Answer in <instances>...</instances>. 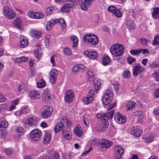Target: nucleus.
<instances>
[{"label": "nucleus", "instance_id": "52", "mask_svg": "<svg viewBox=\"0 0 159 159\" xmlns=\"http://www.w3.org/2000/svg\"><path fill=\"white\" fill-rule=\"evenodd\" d=\"M90 143L92 145H97L99 143V141L97 139L93 138L91 140Z\"/></svg>", "mask_w": 159, "mask_h": 159}, {"label": "nucleus", "instance_id": "35", "mask_svg": "<svg viewBox=\"0 0 159 159\" xmlns=\"http://www.w3.org/2000/svg\"><path fill=\"white\" fill-rule=\"evenodd\" d=\"M110 61V57L108 56H104L103 58V64L106 66L108 64Z\"/></svg>", "mask_w": 159, "mask_h": 159}, {"label": "nucleus", "instance_id": "14", "mask_svg": "<svg viewBox=\"0 0 159 159\" xmlns=\"http://www.w3.org/2000/svg\"><path fill=\"white\" fill-rule=\"evenodd\" d=\"M57 74L58 71L56 69H52L50 70V82L52 84L56 82Z\"/></svg>", "mask_w": 159, "mask_h": 159}, {"label": "nucleus", "instance_id": "51", "mask_svg": "<svg viewBox=\"0 0 159 159\" xmlns=\"http://www.w3.org/2000/svg\"><path fill=\"white\" fill-rule=\"evenodd\" d=\"M59 157V154L58 152H55L50 156V159H58Z\"/></svg>", "mask_w": 159, "mask_h": 159}, {"label": "nucleus", "instance_id": "24", "mask_svg": "<svg viewBox=\"0 0 159 159\" xmlns=\"http://www.w3.org/2000/svg\"><path fill=\"white\" fill-rule=\"evenodd\" d=\"M152 14L154 19H157L159 17V8L158 7L154 8Z\"/></svg>", "mask_w": 159, "mask_h": 159}, {"label": "nucleus", "instance_id": "20", "mask_svg": "<svg viewBox=\"0 0 159 159\" xmlns=\"http://www.w3.org/2000/svg\"><path fill=\"white\" fill-rule=\"evenodd\" d=\"M43 100L45 101H49L50 98V90L48 89L45 90L42 94Z\"/></svg>", "mask_w": 159, "mask_h": 159}, {"label": "nucleus", "instance_id": "31", "mask_svg": "<svg viewBox=\"0 0 159 159\" xmlns=\"http://www.w3.org/2000/svg\"><path fill=\"white\" fill-rule=\"evenodd\" d=\"M93 99V98L92 97L87 95L84 98L83 101L85 103L88 104L91 103Z\"/></svg>", "mask_w": 159, "mask_h": 159}, {"label": "nucleus", "instance_id": "48", "mask_svg": "<svg viewBox=\"0 0 159 159\" xmlns=\"http://www.w3.org/2000/svg\"><path fill=\"white\" fill-rule=\"evenodd\" d=\"M59 22L61 25V26L62 29H64L66 27V22L62 18L60 19V20H59Z\"/></svg>", "mask_w": 159, "mask_h": 159}, {"label": "nucleus", "instance_id": "54", "mask_svg": "<svg viewBox=\"0 0 159 159\" xmlns=\"http://www.w3.org/2000/svg\"><path fill=\"white\" fill-rule=\"evenodd\" d=\"M117 9L113 6H110L108 8V11L110 12H112L113 13L115 12Z\"/></svg>", "mask_w": 159, "mask_h": 159}, {"label": "nucleus", "instance_id": "15", "mask_svg": "<svg viewBox=\"0 0 159 159\" xmlns=\"http://www.w3.org/2000/svg\"><path fill=\"white\" fill-rule=\"evenodd\" d=\"M43 111L41 114V116L43 118H48L49 115L50 108L49 106H45L43 108Z\"/></svg>", "mask_w": 159, "mask_h": 159}, {"label": "nucleus", "instance_id": "11", "mask_svg": "<svg viewBox=\"0 0 159 159\" xmlns=\"http://www.w3.org/2000/svg\"><path fill=\"white\" fill-rule=\"evenodd\" d=\"M114 119L117 123L120 124H124L126 120L125 117L119 112H117L115 114Z\"/></svg>", "mask_w": 159, "mask_h": 159}, {"label": "nucleus", "instance_id": "32", "mask_svg": "<svg viewBox=\"0 0 159 159\" xmlns=\"http://www.w3.org/2000/svg\"><path fill=\"white\" fill-rule=\"evenodd\" d=\"M46 83L43 79H41L37 83V87L38 88H42L46 85Z\"/></svg>", "mask_w": 159, "mask_h": 159}, {"label": "nucleus", "instance_id": "53", "mask_svg": "<svg viewBox=\"0 0 159 159\" xmlns=\"http://www.w3.org/2000/svg\"><path fill=\"white\" fill-rule=\"evenodd\" d=\"M59 20L58 19H53L50 20V27L52 26L57 23H59Z\"/></svg>", "mask_w": 159, "mask_h": 159}, {"label": "nucleus", "instance_id": "18", "mask_svg": "<svg viewBox=\"0 0 159 159\" xmlns=\"http://www.w3.org/2000/svg\"><path fill=\"white\" fill-rule=\"evenodd\" d=\"M20 44L19 46L20 48H24L26 47L28 45V42L26 38L22 36L20 37Z\"/></svg>", "mask_w": 159, "mask_h": 159}, {"label": "nucleus", "instance_id": "47", "mask_svg": "<svg viewBox=\"0 0 159 159\" xmlns=\"http://www.w3.org/2000/svg\"><path fill=\"white\" fill-rule=\"evenodd\" d=\"M113 14L117 17H120L122 16L121 11L118 9H117Z\"/></svg>", "mask_w": 159, "mask_h": 159}, {"label": "nucleus", "instance_id": "46", "mask_svg": "<svg viewBox=\"0 0 159 159\" xmlns=\"http://www.w3.org/2000/svg\"><path fill=\"white\" fill-rule=\"evenodd\" d=\"M44 16L43 14L41 12H35V19H40L42 18Z\"/></svg>", "mask_w": 159, "mask_h": 159}, {"label": "nucleus", "instance_id": "63", "mask_svg": "<svg viewBox=\"0 0 159 159\" xmlns=\"http://www.w3.org/2000/svg\"><path fill=\"white\" fill-rule=\"evenodd\" d=\"M154 94L155 98H159V88L155 90Z\"/></svg>", "mask_w": 159, "mask_h": 159}, {"label": "nucleus", "instance_id": "5", "mask_svg": "<svg viewBox=\"0 0 159 159\" xmlns=\"http://www.w3.org/2000/svg\"><path fill=\"white\" fill-rule=\"evenodd\" d=\"M39 119L36 116H33L30 117L26 120V122L24 124L26 128H29L30 126H35L38 124Z\"/></svg>", "mask_w": 159, "mask_h": 159}, {"label": "nucleus", "instance_id": "36", "mask_svg": "<svg viewBox=\"0 0 159 159\" xmlns=\"http://www.w3.org/2000/svg\"><path fill=\"white\" fill-rule=\"evenodd\" d=\"M18 102V99H16L11 102V105L9 107L10 111H11L15 108V107L17 104Z\"/></svg>", "mask_w": 159, "mask_h": 159}, {"label": "nucleus", "instance_id": "40", "mask_svg": "<svg viewBox=\"0 0 159 159\" xmlns=\"http://www.w3.org/2000/svg\"><path fill=\"white\" fill-rule=\"evenodd\" d=\"M29 111V109L27 107L22 108L20 113L19 114L20 115L24 114H28Z\"/></svg>", "mask_w": 159, "mask_h": 159}, {"label": "nucleus", "instance_id": "49", "mask_svg": "<svg viewBox=\"0 0 159 159\" xmlns=\"http://www.w3.org/2000/svg\"><path fill=\"white\" fill-rule=\"evenodd\" d=\"M131 75V73L129 71H125L122 74V76L124 78H128Z\"/></svg>", "mask_w": 159, "mask_h": 159}, {"label": "nucleus", "instance_id": "56", "mask_svg": "<svg viewBox=\"0 0 159 159\" xmlns=\"http://www.w3.org/2000/svg\"><path fill=\"white\" fill-rule=\"evenodd\" d=\"M28 16L32 18L35 19V12L33 11H30L28 13Z\"/></svg>", "mask_w": 159, "mask_h": 159}, {"label": "nucleus", "instance_id": "7", "mask_svg": "<svg viewBox=\"0 0 159 159\" xmlns=\"http://www.w3.org/2000/svg\"><path fill=\"white\" fill-rule=\"evenodd\" d=\"M42 133L41 131L38 129H34L30 133V138L34 141H38L41 138Z\"/></svg>", "mask_w": 159, "mask_h": 159}, {"label": "nucleus", "instance_id": "17", "mask_svg": "<svg viewBox=\"0 0 159 159\" xmlns=\"http://www.w3.org/2000/svg\"><path fill=\"white\" fill-rule=\"evenodd\" d=\"M132 134L135 136L139 137L142 134V131L137 126H134L131 130Z\"/></svg>", "mask_w": 159, "mask_h": 159}, {"label": "nucleus", "instance_id": "45", "mask_svg": "<svg viewBox=\"0 0 159 159\" xmlns=\"http://www.w3.org/2000/svg\"><path fill=\"white\" fill-rule=\"evenodd\" d=\"M136 61V59L135 58H133L131 56H129L127 57V61L128 63L129 64H131L132 63Z\"/></svg>", "mask_w": 159, "mask_h": 159}, {"label": "nucleus", "instance_id": "38", "mask_svg": "<svg viewBox=\"0 0 159 159\" xmlns=\"http://www.w3.org/2000/svg\"><path fill=\"white\" fill-rule=\"evenodd\" d=\"M94 85L95 90H98L101 87V83L100 81L95 80L93 81Z\"/></svg>", "mask_w": 159, "mask_h": 159}, {"label": "nucleus", "instance_id": "37", "mask_svg": "<svg viewBox=\"0 0 159 159\" xmlns=\"http://www.w3.org/2000/svg\"><path fill=\"white\" fill-rule=\"evenodd\" d=\"M18 89L19 92L23 93L26 90V86L24 84H22L18 85Z\"/></svg>", "mask_w": 159, "mask_h": 159}, {"label": "nucleus", "instance_id": "25", "mask_svg": "<svg viewBox=\"0 0 159 159\" xmlns=\"http://www.w3.org/2000/svg\"><path fill=\"white\" fill-rule=\"evenodd\" d=\"M63 136L66 139H69L72 138V134L70 131L68 130H65L63 131Z\"/></svg>", "mask_w": 159, "mask_h": 159}, {"label": "nucleus", "instance_id": "1", "mask_svg": "<svg viewBox=\"0 0 159 159\" xmlns=\"http://www.w3.org/2000/svg\"><path fill=\"white\" fill-rule=\"evenodd\" d=\"M114 112L115 110H112L107 112V113L97 114V118L99 119L102 118L104 120L98 122L95 126L96 129L99 131H105L108 126L107 120L112 119Z\"/></svg>", "mask_w": 159, "mask_h": 159}, {"label": "nucleus", "instance_id": "61", "mask_svg": "<svg viewBox=\"0 0 159 159\" xmlns=\"http://www.w3.org/2000/svg\"><path fill=\"white\" fill-rule=\"evenodd\" d=\"M5 152L6 154L9 155L13 152V150L11 148H7L5 150Z\"/></svg>", "mask_w": 159, "mask_h": 159}, {"label": "nucleus", "instance_id": "4", "mask_svg": "<svg viewBox=\"0 0 159 159\" xmlns=\"http://www.w3.org/2000/svg\"><path fill=\"white\" fill-rule=\"evenodd\" d=\"M83 41L84 43L86 41L90 43L92 45H95L98 43V37L94 34H86L83 37Z\"/></svg>", "mask_w": 159, "mask_h": 159}, {"label": "nucleus", "instance_id": "22", "mask_svg": "<svg viewBox=\"0 0 159 159\" xmlns=\"http://www.w3.org/2000/svg\"><path fill=\"white\" fill-rule=\"evenodd\" d=\"M41 48L39 46L37 47V48L34 50V56L35 57L40 59L41 57L42 56V53L41 52Z\"/></svg>", "mask_w": 159, "mask_h": 159}, {"label": "nucleus", "instance_id": "13", "mask_svg": "<svg viewBox=\"0 0 159 159\" xmlns=\"http://www.w3.org/2000/svg\"><path fill=\"white\" fill-rule=\"evenodd\" d=\"M30 98L34 99H38L40 98V95L39 91L35 90L30 91L28 93Z\"/></svg>", "mask_w": 159, "mask_h": 159}, {"label": "nucleus", "instance_id": "60", "mask_svg": "<svg viewBox=\"0 0 159 159\" xmlns=\"http://www.w3.org/2000/svg\"><path fill=\"white\" fill-rule=\"evenodd\" d=\"M140 41L143 45H147L148 40L143 38L140 39Z\"/></svg>", "mask_w": 159, "mask_h": 159}, {"label": "nucleus", "instance_id": "8", "mask_svg": "<svg viewBox=\"0 0 159 159\" xmlns=\"http://www.w3.org/2000/svg\"><path fill=\"white\" fill-rule=\"evenodd\" d=\"M61 121L62 122H60L55 126L54 129V131L55 133L58 132L62 129L64 126V124L63 123V122L64 123H66V125L67 126H70L72 125L71 122L69 121L68 120L65 118H63V120Z\"/></svg>", "mask_w": 159, "mask_h": 159}, {"label": "nucleus", "instance_id": "62", "mask_svg": "<svg viewBox=\"0 0 159 159\" xmlns=\"http://www.w3.org/2000/svg\"><path fill=\"white\" fill-rule=\"evenodd\" d=\"M114 87L116 91H118L120 88L119 84L117 82H115L114 84Z\"/></svg>", "mask_w": 159, "mask_h": 159}, {"label": "nucleus", "instance_id": "43", "mask_svg": "<svg viewBox=\"0 0 159 159\" xmlns=\"http://www.w3.org/2000/svg\"><path fill=\"white\" fill-rule=\"evenodd\" d=\"M130 53L132 55L135 56L138 55L140 53V50H134L132 49L130 51Z\"/></svg>", "mask_w": 159, "mask_h": 159}, {"label": "nucleus", "instance_id": "23", "mask_svg": "<svg viewBox=\"0 0 159 159\" xmlns=\"http://www.w3.org/2000/svg\"><path fill=\"white\" fill-rule=\"evenodd\" d=\"M72 5L69 3H67L65 5L63 6L61 9L62 12H68L69 11Z\"/></svg>", "mask_w": 159, "mask_h": 159}, {"label": "nucleus", "instance_id": "6", "mask_svg": "<svg viewBox=\"0 0 159 159\" xmlns=\"http://www.w3.org/2000/svg\"><path fill=\"white\" fill-rule=\"evenodd\" d=\"M3 13L5 16L9 19H13L16 16L15 13L11 9L7 7H3Z\"/></svg>", "mask_w": 159, "mask_h": 159}, {"label": "nucleus", "instance_id": "41", "mask_svg": "<svg viewBox=\"0 0 159 159\" xmlns=\"http://www.w3.org/2000/svg\"><path fill=\"white\" fill-rule=\"evenodd\" d=\"M152 76L156 81L159 82V70H157L154 72L152 74Z\"/></svg>", "mask_w": 159, "mask_h": 159}, {"label": "nucleus", "instance_id": "2", "mask_svg": "<svg viewBox=\"0 0 159 159\" xmlns=\"http://www.w3.org/2000/svg\"><path fill=\"white\" fill-rule=\"evenodd\" d=\"M124 48L121 44L118 43L112 45L110 49L111 54L115 57L121 56L124 53Z\"/></svg>", "mask_w": 159, "mask_h": 159}, {"label": "nucleus", "instance_id": "59", "mask_svg": "<svg viewBox=\"0 0 159 159\" xmlns=\"http://www.w3.org/2000/svg\"><path fill=\"white\" fill-rule=\"evenodd\" d=\"M16 131L18 133L23 134L24 133L23 128L20 127H17L16 129Z\"/></svg>", "mask_w": 159, "mask_h": 159}, {"label": "nucleus", "instance_id": "10", "mask_svg": "<svg viewBox=\"0 0 159 159\" xmlns=\"http://www.w3.org/2000/svg\"><path fill=\"white\" fill-rule=\"evenodd\" d=\"M133 75L134 76H137L139 74L144 71V68L139 63H135L133 67Z\"/></svg>", "mask_w": 159, "mask_h": 159}, {"label": "nucleus", "instance_id": "16", "mask_svg": "<svg viewBox=\"0 0 159 159\" xmlns=\"http://www.w3.org/2000/svg\"><path fill=\"white\" fill-rule=\"evenodd\" d=\"M84 55L88 56L90 58L94 59L97 57V53L95 51H89L86 50L84 52Z\"/></svg>", "mask_w": 159, "mask_h": 159}, {"label": "nucleus", "instance_id": "12", "mask_svg": "<svg viewBox=\"0 0 159 159\" xmlns=\"http://www.w3.org/2000/svg\"><path fill=\"white\" fill-rule=\"evenodd\" d=\"M74 97L73 91L71 90H67L64 96V101L67 103H70L73 101Z\"/></svg>", "mask_w": 159, "mask_h": 159}, {"label": "nucleus", "instance_id": "42", "mask_svg": "<svg viewBox=\"0 0 159 159\" xmlns=\"http://www.w3.org/2000/svg\"><path fill=\"white\" fill-rule=\"evenodd\" d=\"M94 0H81L82 3L86 6H90Z\"/></svg>", "mask_w": 159, "mask_h": 159}, {"label": "nucleus", "instance_id": "34", "mask_svg": "<svg viewBox=\"0 0 159 159\" xmlns=\"http://www.w3.org/2000/svg\"><path fill=\"white\" fill-rule=\"evenodd\" d=\"M153 138L154 136L153 134H151L147 137L143 136V139L146 142L150 143L152 141Z\"/></svg>", "mask_w": 159, "mask_h": 159}, {"label": "nucleus", "instance_id": "21", "mask_svg": "<svg viewBox=\"0 0 159 159\" xmlns=\"http://www.w3.org/2000/svg\"><path fill=\"white\" fill-rule=\"evenodd\" d=\"M85 66L82 64H79L75 66L73 68L72 71L73 72L76 73L79 70L84 69Z\"/></svg>", "mask_w": 159, "mask_h": 159}, {"label": "nucleus", "instance_id": "3", "mask_svg": "<svg viewBox=\"0 0 159 159\" xmlns=\"http://www.w3.org/2000/svg\"><path fill=\"white\" fill-rule=\"evenodd\" d=\"M113 97V94L110 90H107L103 93V96L102 98L103 103L106 105H108L111 102Z\"/></svg>", "mask_w": 159, "mask_h": 159}, {"label": "nucleus", "instance_id": "9", "mask_svg": "<svg viewBox=\"0 0 159 159\" xmlns=\"http://www.w3.org/2000/svg\"><path fill=\"white\" fill-rule=\"evenodd\" d=\"M124 152L121 146H116L114 148V159H120Z\"/></svg>", "mask_w": 159, "mask_h": 159}, {"label": "nucleus", "instance_id": "28", "mask_svg": "<svg viewBox=\"0 0 159 159\" xmlns=\"http://www.w3.org/2000/svg\"><path fill=\"white\" fill-rule=\"evenodd\" d=\"M50 142V133H45L43 140V143L45 144H48Z\"/></svg>", "mask_w": 159, "mask_h": 159}, {"label": "nucleus", "instance_id": "55", "mask_svg": "<svg viewBox=\"0 0 159 159\" xmlns=\"http://www.w3.org/2000/svg\"><path fill=\"white\" fill-rule=\"evenodd\" d=\"M2 126L3 127V130H5L8 126V123L7 122L4 121L1 122Z\"/></svg>", "mask_w": 159, "mask_h": 159}, {"label": "nucleus", "instance_id": "30", "mask_svg": "<svg viewBox=\"0 0 159 159\" xmlns=\"http://www.w3.org/2000/svg\"><path fill=\"white\" fill-rule=\"evenodd\" d=\"M70 39L72 41L73 43V48H75L77 47L78 45V39L77 37L74 36L71 37Z\"/></svg>", "mask_w": 159, "mask_h": 159}, {"label": "nucleus", "instance_id": "39", "mask_svg": "<svg viewBox=\"0 0 159 159\" xmlns=\"http://www.w3.org/2000/svg\"><path fill=\"white\" fill-rule=\"evenodd\" d=\"M14 24L16 26V27L20 30V25L21 24V20L20 19H17L15 20L13 22Z\"/></svg>", "mask_w": 159, "mask_h": 159}, {"label": "nucleus", "instance_id": "19", "mask_svg": "<svg viewBox=\"0 0 159 159\" xmlns=\"http://www.w3.org/2000/svg\"><path fill=\"white\" fill-rule=\"evenodd\" d=\"M111 141L104 139L103 140L101 143V146L102 148L108 149L112 145Z\"/></svg>", "mask_w": 159, "mask_h": 159}, {"label": "nucleus", "instance_id": "26", "mask_svg": "<svg viewBox=\"0 0 159 159\" xmlns=\"http://www.w3.org/2000/svg\"><path fill=\"white\" fill-rule=\"evenodd\" d=\"M30 34L33 37L39 38L42 35V34L40 31H38L35 30H33L30 31Z\"/></svg>", "mask_w": 159, "mask_h": 159}, {"label": "nucleus", "instance_id": "33", "mask_svg": "<svg viewBox=\"0 0 159 159\" xmlns=\"http://www.w3.org/2000/svg\"><path fill=\"white\" fill-rule=\"evenodd\" d=\"M74 133L78 136L80 137L82 134V132L81 130V128L78 127H77L74 129Z\"/></svg>", "mask_w": 159, "mask_h": 159}, {"label": "nucleus", "instance_id": "29", "mask_svg": "<svg viewBox=\"0 0 159 159\" xmlns=\"http://www.w3.org/2000/svg\"><path fill=\"white\" fill-rule=\"evenodd\" d=\"M126 25L127 27L129 29L134 28L135 26L134 21L130 19L127 20L126 23Z\"/></svg>", "mask_w": 159, "mask_h": 159}, {"label": "nucleus", "instance_id": "58", "mask_svg": "<svg viewBox=\"0 0 159 159\" xmlns=\"http://www.w3.org/2000/svg\"><path fill=\"white\" fill-rule=\"evenodd\" d=\"M55 55H52L50 57V62L52 64L53 66H56V64L55 63Z\"/></svg>", "mask_w": 159, "mask_h": 159}, {"label": "nucleus", "instance_id": "57", "mask_svg": "<svg viewBox=\"0 0 159 159\" xmlns=\"http://www.w3.org/2000/svg\"><path fill=\"white\" fill-rule=\"evenodd\" d=\"M49 38L50 37L49 36H47L46 37V39L45 40V45L46 46L47 48H48L49 46Z\"/></svg>", "mask_w": 159, "mask_h": 159}, {"label": "nucleus", "instance_id": "27", "mask_svg": "<svg viewBox=\"0 0 159 159\" xmlns=\"http://www.w3.org/2000/svg\"><path fill=\"white\" fill-rule=\"evenodd\" d=\"M135 103L133 101L129 102L127 105L126 110L127 111H130L135 107Z\"/></svg>", "mask_w": 159, "mask_h": 159}, {"label": "nucleus", "instance_id": "44", "mask_svg": "<svg viewBox=\"0 0 159 159\" xmlns=\"http://www.w3.org/2000/svg\"><path fill=\"white\" fill-rule=\"evenodd\" d=\"M64 53L67 55H70L72 54L71 50L68 48L66 47L63 50Z\"/></svg>", "mask_w": 159, "mask_h": 159}, {"label": "nucleus", "instance_id": "50", "mask_svg": "<svg viewBox=\"0 0 159 159\" xmlns=\"http://www.w3.org/2000/svg\"><path fill=\"white\" fill-rule=\"evenodd\" d=\"M159 44V36H156L154 38L153 44L157 45Z\"/></svg>", "mask_w": 159, "mask_h": 159}, {"label": "nucleus", "instance_id": "64", "mask_svg": "<svg viewBox=\"0 0 159 159\" xmlns=\"http://www.w3.org/2000/svg\"><path fill=\"white\" fill-rule=\"evenodd\" d=\"M30 68V70L33 68V67L34 66V60H30L29 61Z\"/></svg>", "mask_w": 159, "mask_h": 159}]
</instances>
